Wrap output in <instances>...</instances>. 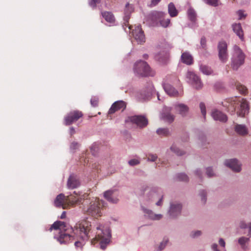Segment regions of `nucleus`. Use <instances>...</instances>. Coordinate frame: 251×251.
Returning a JSON list of instances; mask_svg holds the SVG:
<instances>
[{"mask_svg":"<svg viewBox=\"0 0 251 251\" xmlns=\"http://www.w3.org/2000/svg\"><path fill=\"white\" fill-rule=\"evenodd\" d=\"M91 227L90 222L87 220L78 222L74 228L64 222L57 221L51 226L49 230L59 229L60 231L59 234L55 237L60 244H66L76 239L77 241L75 243V247L81 249L84 245V241L88 240L95 234H93Z\"/></svg>","mask_w":251,"mask_h":251,"instance_id":"1","label":"nucleus"},{"mask_svg":"<svg viewBox=\"0 0 251 251\" xmlns=\"http://www.w3.org/2000/svg\"><path fill=\"white\" fill-rule=\"evenodd\" d=\"M87 196L86 194L82 196H78L76 194V196H65L64 194H60L56 197L54 203L56 207L67 209L75 204H87L88 202L86 198Z\"/></svg>","mask_w":251,"mask_h":251,"instance_id":"2","label":"nucleus"},{"mask_svg":"<svg viewBox=\"0 0 251 251\" xmlns=\"http://www.w3.org/2000/svg\"><path fill=\"white\" fill-rule=\"evenodd\" d=\"M228 105H225L227 107L228 112L231 115L235 114L236 110L237 114L238 116L243 117L245 114L249 112V105L247 101L243 98H234L230 100Z\"/></svg>","mask_w":251,"mask_h":251,"instance_id":"3","label":"nucleus"},{"mask_svg":"<svg viewBox=\"0 0 251 251\" xmlns=\"http://www.w3.org/2000/svg\"><path fill=\"white\" fill-rule=\"evenodd\" d=\"M97 232L95 238L92 241V244H95L96 241L100 242V248L104 250L107 244L110 242L111 234L109 228L107 227H104L102 225H99L96 227Z\"/></svg>","mask_w":251,"mask_h":251,"instance_id":"4","label":"nucleus"},{"mask_svg":"<svg viewBox=\"0 0 251 251\" xmlns=\"http://www.w3.org/2000/svg\"><path fill=\"white\" fill-rule=\"evenodd\" d=\"M134 71L137 75L141 76H152L155 75V72L151 69L147 62L141 60L135 64Z\"/></svg>","mask_w":251,"mask_h":251,"instance_id":"5","label":"nucleus"},{"mask_svg":"<svg viewBox=\"0 0 251 251\" xmlns=\"http://www.w3.org/2000/svg\"><path fill=\"white\" fill-rule=\"evenodd\" d=\"M103 207V201L96 198L94 201L90 202L86 209V212L88 214L97 218L101 216V210Z\"/></svg>","mask_w":251,"mask_h":251,"instance_id":"6","label":"nucleus"},{"mask_svg":"<svg viewBox=\"0 0 251 251\" xmlns=\"http://www.w3.org/2000/svg\"><path fill=\"white\" fill-rule=\"evenodd\" d=\"M245 55L239 47H234V53L232 58L231 66L233 70H237L244 63Z\"/></svg>","mask_w":251,"mask_h":251,"instance_id":"7","label":"nucleus"},{"mask_svg":"<svg viewBox=\"0 0 251 251\" xmlns=\"http://www.w3.org/2000/svg\"><path fill=\"white\" fill-rule=\"evenodd\" d=\"M166 14L162 12L154 11L151 14V18L155 25L167 27L170 24V20L166 19Z\"/></svg>","mask_w":251,"mask_h":251,"instance_id":"8","label":"nucleus"},{"mask_svg":"<svg viewBox=\"0 0 251 251\" xmlns=\"http://www.w3.org/2000/svg\"><path fill=\"white\" fill-rule=\"evenodd\" d=\"M83 115L82 112L80 111H72L64 117V124L66 126L72 125L82 118Z\"/></svg>","mask_w":251,"mask_h":251,"instance_id":"9","label":"nucleus"},{"mask_svg":"<svg viewBox=\"0 0 251 251\" xmlns=\"http://www.w3.org/2000/svg\"><path fill=\"white\" fill-rule=\"evenodd\" d=\"M218 56L223 63H225L228 59V55L227 50V44L225 42H220L218 46Z\"/></svg>","mask_w":251,"mask_h":251,"instance_id":"10","label":"nucleus"},{"mask_svg":"<svg viewBox=\"0 0 251 251\" xmlns=\"http://www.w3.org/2000/svg\"><path fill=\"white\" fill-rule=\"evenodd\" d=\"M129 121L133 124H136L140 127H144L147 126L148 122L147 118L142 115H135L128 118L126 121Z\"/></svg>","mask_w":251,"mask_h":251,"instance_id":"11","label":"nucleus"},{"mask_svg":"<svg viewBox=\"0 0 251 251\" xmlns=\"http://www.w3.org/2000/svg\"><path fill=\"white\" fill-rule=\"evenodd\" d=\"M186 77L196 89H199L202 88V84L200 78L194 73L191 71L188 72Z\"/></svg>","mask_w":251,"mask_h":251,"instance_id":"12","label":"nucleus"},{"mask_svg":"<svg viewBox=\"0 0 251 251\" xmlns=\"http://www.w3.org/2000/svg\"><path fill=\"white\" fill-rule=\"evenodd\" d=\"M132 35L134 39L139 44H142L145 42V37L144 32L142 30L141 25H137L133 29Z\"/></svg>","mask_w":251,"mask_h":251,"instance_id":"13","label":"nucleus"},{"mask_svg":"<svg viewBox=\"0 0 251 251\" xmlns=\"http://www.w3.org/2000/svg\"><path fill=\"white\" fill-rule=\"evenodd\" d=\"M104 197L109 202L116 203L119 201V192L116 190H109L104 192Z\"/></svg>","mask_w":251,"mask_h":251,"instance_id":"14","label":"nucleus"},{"mask_svg":"<svg viewBox=\"0 0 251 251\" xmlns=\"http://www.w3.org/2000/svg\"><path fill=\"white\" fill-rule=\"evenodd\" d=\"M126 107V103L123 100L117 101L115 102L111 106L108 111V115L114 113L116 111L124 110Z\"/></svg>","mask_w":251,"mask_h":251,"instance_id":"15","label":"nucleus"},{"mask_svg":"<svg viewBox=\"0 0 251 251\" xmlns=\"http://www.w3.org/2000/svg\"><path fill=\"white\" fill-rule=\"evenodd\" d=\"M225 164L234 172H239L241 171V165L236 159L227 160Z\"/></svg>","mask_w":251,"mask_h":251,"instance_id":"16","label":"nucleus"},{"mask_svg":"<svg viewBox=\"0 0 251 251\" xmlns=\"http://www.w3.org/2000/svg\"><path fill=\"white\" fill-rule=\"evenodd\" d=\"M80 185V181L77 177L74 175L70 176L67 181V187L69 189H73Z\"/></svg>","mask_w":251,"mask_h":251,"instance_id":"17","label":"nucleus"},{"mask_svg":"<svg viewBox=\"0 0 251 251\" xmlns=\"http://www.w3.org/2000/svg\"><path fill=\"white\" fill-rule=\"evenodd\" d=\"M171 108L170 107H165L161 114V118L170 123L173 122L174 120V116L171 114Z\"/></svg>","mask_w":251,"mask_h":251,"instance_id":"18","label":"nucleus"},{"mask_svg":"<svg viewBox=\"0 0 251 251\" xmlns=\"http://www.w3.org/2000/svg\"><path fill=\"white\" fill-rule=\"evenodd\" d=\"M182 206L179 203H173L171 204L169 214L171 217L175 218L178 215L181 210Z\"/></svg>","mask_w":251,"mask_h":251,"instance_id":"19","label":"nucleus"},{"mask_svg":"<svg viewBox=\"0 0 251 251\" xmlns=\"http://www.w3.org/2000/svg\"><path fill=\"white\" fill-rule=\"evenodd\" d=\"M174 107L176 111L182 117L186 116L189 111L188 106L183 103L176 104Z\"/></svg>","mask_w":251,"mask_h":251,"instance_id":"20","label":"nucleus"},{"mask_svg":"<svg viewBox=\"0 0 251 251\" xmlns=\"http://www.w3.org/2000/svg\"><path fill=\"white\" fill-rule=\"evenodd\" d=\"M211 115L215 120L219 121L222 122H226L227 120L226 115L218 110H213L212 112Z\"/></svg>","mask_w":251,"mask_h":251,"instance_id":"21","label":"nucleus"},{"mask_svg":"<svg viewBox=\"0 0 251 251\" xmlns=\"http://www.w3.org/2000/svg\"><path fill=\"white\" fill-rule=\"evenodd\" d=\"M181 61L188 65H192L193 63V57L188 52L182 53L181 56Z\"/></svg>","mask_w":251,"mask_h":251,"instance_id":"22","label":"nucleus"},{"mask_svg":"<svg viewBox=\"0 0 251 251\" xmlns=\"http://www.w3.org/2000/svg\"><path fill=\"white\" fill-rule=\"evenodd\" d=\"M165 92L170 96L176 97L178 96V92L170 84H166L164 86Z\"/></svg>","mask_w":251,"mask_h":251,"instance_id":"23","label":"nucleus"},{"mask_svg":"<svg viewBox=\"0 0 251 251\" xmlns=\"http://www.w3.org/2000/svg\"><path fill=\"white\" fill-rule=\"evenodd\" d=\"M235 131L240 135H246L248 134V129L245 125L237 124L235 126Z\"/></svg>","mask_w":251,"mask_h":251,"instance_id":"24","label":"nucleus"},{"mask_svg":"<svg viewBox=\"0 0 251 251\" xmlns=\"http://www.w3.org/2000/svg\"><path fill=\"white\" fill-rule=\"evenodd\" d=\"M101 15L106 22L111 24L114 23L115 19L114 16L111 12H102Z\"/></svg>","mask_w":251,"mask_h":251,"instance_id":"25","label":"nucleus"},{"mask_svg":"<svg viewBox=\"0 0 251 251\" xmlns=\"http://www.w3.org/2000/svg\"><path fill=\"white\" fill-rule=\"evenodd\" d=\"M232 28L234 32L243 41L244 39V34L241 25L240 24H234L232 25Z\"/></svg>","mask_w":251,"mask_h":251,"instance_id":"26","label":"nucleus"},{"mask_svg":"<svg viewBox=\"0 0 251 251\" xmlns=\"http://www.w3.org/2000/svg\"><path fill=\"white\" fill-rule=\"evenodd\" d=\"M143 210L147 216L150 219L154 220H158L162 218L161 214H154L151 210L143 208Z\"/></svg>","mask_w":251,"mask_h":251,"instance_id":"27","label":"nucleus"},{"mask_svg":"<svg viewBox=\"0 0 251 251\" xmlns=\"http://www.w3.org/2000/svg\"><path fill=\"white\" fill-rule=\"evenodd\" d=\"M168 13L172 17H176L178 14V11L172 2L170 3L168 5Z\"/></svg>","mask_w":251,"mask_h":251,"instance_id":"28","label":"nucleus"},{"mask_svg":"<svg viewBox=\"0 0 251 251\" xmlns=\"http://www.w3.org/2000/svg\"><path fill=\"white\" fill-rule=\"evenodd\" d=\"M188 16L190 20L195 22L196 20V13L193 9L189 8L187 11Z\"/></svg>","mask_w":251,"mask_h":251,"instance_id":"29","label":"nucleus"},{"mask_svg":"<svg viewBox=\"0 0 251 251\" xmlns=\"http://www.w3.org/2000/svg\"><path fill=\"white\" fill-rule=\"evenodd\" d=\"M200 70L203 74L206 75H209L212 73L211 69L205 65H201L200 66Z\"/></svg>","mask_w":251,"mask_h":251,"instance_id":"30","label":"nucleus"},{"mask_svg":"<svg viewBox=\"0 0 251 251\" xmlns=\"http://www.w3.org/2000/svg\"><path fill=\"white\" fill-rule=\"evenodd\" d=\"M236 89L242 94H246L248 92V89L246 86L237 82L236 83Z\"/></svg>","mask_w":251,"mask_h":251,"instance_id":"31","label":"nucleus"},{"mask_svg":"<svg viewBox=\"0 0 251 251\" xmlns=\"http://www.w3.org/2000/svg\"><path fill=\"white\" fill-rule=\"evenodd\" d=\"M249 241V238L245 237H242L238 239V243L241 246L242 248L245 250L247 249V247L246 246L245 244L248 242Z\"/></svg>","mask_w":251,"mask_h":251,"instance_id":"32","label":"nucleus"},{"mask_svg":"<svg viewBox=\"0 0 251 251\" xmlns=\"http://www.w3.org/2000/svg\"><path fill=\"white\" fill-rule=\"evenodd\" d=\"M171 150L177 155H182L184 154V152L183 151L180 150L175 145L172 146Z\"/></svg>","mask_w":251,"mask_h":251,"instance_id":"33","label":"nucleus"},{"mask_svg":"<svg viewBox=\"0 0 251 251\" xmlns=\"http://www.w3.org/2000/svg\"><path fill=\"white\" fill-rule=\"evenodd\" d=\"M157 133L161 136H167L169 133V130L168 128H159L156 131Z\"/></svg>","mask_w":251,"mask_h":251,"instance_id":"34","label":"nucleus"},{"mask_svg":"<svg viewBox=\"0 0 251 251\" xmlns=\"http://www.w3.org/2000/svg\"><path fill=\"white\" fill-rule=\"evenodd\" d=\"M177 178L179 181H187L188 180V176L186 174L183 173L178 174Z\"/></svg>","mask_w":251,"mask_h":251,"instance_id":"35","label":"nucleus"},{"mask_svg":"<svg viewBox=\"0 0 251 251\" xmlns=\"http://www.w3.org/2000/svg\"><path fill=\"white\" fill-rule=\"evenodd\" d=\"M207 4L213 6H217L218 5L219 0H203Z\"/></svg>","mask_w":251,"mask_h":251,"instance_id":"36","label":"nucleus"},{"mask_svg":"<svg viewBox=\"0 0 251 251\" xmlns=\"http://www.w3.org/2000/svg\"><path fill=\"white\" fill-rule=\"evenodd\" d=\"M200 107L201 110L202 115L205 117L206 115V108L205 104L203 102H201L200 104Z\"/></svg>","mask_w":251,"mask_h":251,"instance_id":"37","label":"nucleus"},{"mask_svg":"<svg viewBox=\"0 0 251 251\" xmlns=\"http://www.w3.org/2000/svg\"><path fill=\"white\" fill-rule=\"evenodd\" d=\"M200 195L201 197V202L204 204L206 202V192L204 191H202L200 192Z\"/></svg>","mask_w":251,"mask_h":251,"instance_id":"38","label":"nucleus"},{"mask_svg":"<svg viewBox=\"0 0 251 251\" xmlns=\"http://www.w3.org/2000/svg\"><path fill=\"white\" fill-rule=\"evenodd\" d=\"M100 0H90L89 5L93 8L96 7L97 4L100 2Z\"/></svg>","mask_w":251,"mask_h":251,"instance_id":"39","label":"nucleus"},{"mask_svg":"<svg viewBox=\"0 0 251 251\" xmlns=\"http://www.w3.org/2000/svg\"><path fill=\"white\" fill-rule=\"evenodd\" d=\"M157 158V156L156 154H149L148 156V161L154 162Z\"/></svg>","mask_w":251,"mask_h":251,"instance_id":"40","label":"nucleus"},{"mask_svg":"<svg viewBox=\"0 0 251 251\" xmlns=\"http://www.w3.org/2000/svg\"><path fill=\"white\" fill-rule=\"evenodd\" d=\"M168 242V239H164L162 242H161L159 247V250L161 251L165 248L166 244Z\"/></svg>","mask_w":251,"mask_h":251,"instance_id":"41","label":"nucleus"},{"mask_svg":"<svg viewBox=\"0 0 251 251\" xmlns=\"http://www.w3.org/2000/svg\"><path fill=\"white\" fill-rule=\"evenodd\" d=\"M139 163H140L139 161L136 159H132L128 161V164L130 166H134V165L139 164Z\"/></svg>","mask_w":251,"mask_h":251,"instance_id":"42","label":"nucleus"},{"mask_svg":"<svg viewBox=\"0 0 251 251\" xmlns=\"http://www.w3.org/2000/svg\"><path fill=\"white\" fill-rule=\"evenodd\" d=\"M206 175H207V176L208 177H211V176H214V174L213 172L212 169L210 167H208L206 169Z\"/></svg>","mask_w":251,"mask_h":251,"instance_id":"43","label":"nucleus"},{"mask_svg":"<svg viewBox=\"0 0 251 251\" xmlns=\"http://www.w3.org/2000/svg\"><path fill=\"white\" fill-rule=\"evenodd\" d=\"M150 196L151 197V200H154L155 198H158L157 193L154 191H152L150 192Z\"/></svg>","mask_w":251,"mask_h":251,"instance_id":"44","label":"nucleus"},{"mask_svg":"<svg viewBox=\"0 0 251 251\" xmlns=\"http://www.w3.org/2000/svg\"><path fill=\"white\" fill-rule=\"evenodd\" d=\"M99 101L96 99H92L91 100V103L94 107H96L98 105Z\"/></svg>","mask_w":251,"mask_h":251,"instance_id":"45","label":"nucleus"},{"mask_svg":"<svg viewBox=\"0 0 251 251\" xmlns=\"http://www.w3.org/2000/svg\"><path fill=\"white\" fill-rule=\"evenodd\" d=\"M237 14L239 16V19L240 20L242 19L243 18H245L246 16V15H244L243 11L242 10H239L237 12Z\"/></svg>","mask_w":251,"mask_h":251,"instance_id":"46","label":"nucleus"},{"mask_svg":"<svg viewBox=\"0 0 251 251\" xmlns=\"http://www.w3.org/2000/svg\"><path fill=\"white\" fill-rule=\"evenodd\" d=\"M79 144L76 142H73L71 145V148L75 150L79 147Z\"/></svg>","mask_w":251,"mask_h":251,"instance_id":"47","label":"nucleus"},{"mask_svg":"<svg viewBox=\"0 0 251 251\" xmlns=\"http://www.w3.org/2000/svg\"><path fill=\"white\" fill-rule=\"evenodd\" d=\"M206 42V41L205 38L204 37H202L201 40V44L203 48H204L205 47Z\"/></svg>","mask_w":251,"mask_h":251,"instance_id":"48","label":"nucleus"},{"mask_svg":"<svg viewBox=\"0 0 251 251\" xmlns=\"http://www.w3.org/2000/svg\"><path fill=\"white\" fill-rule=\"evenodd\" d=\"M126 10H129V12H131L133 10V7L129 3H127L126 6Z\"/></svg>","mask_w":251,"mask_h":251,"instance_id":"49","label":"nucleus"},{"mask_svg":"<svg viewBox=\"0 0 251 251\" xmlns=\"http://www.w3.org/2000/svg\"><path fill=\"white\" fill-rule=\"evenodd\" d=\"M201 234V232L200 231H197L194 233H192L191 236L193 237H197V236L200 235Z\"/></svg>","mask_w":251,"mask_h":251,"instance_id":"50","label":"nucleus"},{"mask_svg":"<svg viewBox=\"0 0 251 251\" xmlns=\"http://www.w3.org/2000/svg\"><path fill=\"white\" fill-rule=\"evenodd\" d=\"M219 243L221 247H224V248L225 247L226 243H225V242L224 241V240H223V239L220 238L219 241Z\"/></svg>","mask_w":251,"mask_h":251,"instance_id":"51","label":"nucleus"},{"mask_svg":"<svg viewBox=\"0 0 251 251\" xmlns=\"http://www.w3.org/2000/svg\"><path fill=\"white\" fill-rule=\"evenodd\" d=\"M162 199H163V196H161V197L159 198V201L156 203V205L157 206L161 205L162 203Z\"/></svg>","mask_w":251,"mask_h":251,"instance_id":"52","label":"nucleus"},{"mask_svg":"<svg viewBox=\"0 0 251 251\" xmlns=\"http://www.w3.org/2000/svg\"><path fill=\"white\" fill-rule=\"evenodd\" d=\"M161 0H151V4L153 6L157 5Z\"/></svg>","mask_w":251,"mask_h":251,"instance_id":"53","label":"nucleus"},{"mask_svg":"<svg viewBox=\"0 0 251 251\" xmlns=\"http://www.w3.org/2000/svg\"><path fill=\"white\" fill-rule=\"evenodd\" d=\"M240 226L242 228H247V227H248V226H247V224L243 222H242L240 223Z\"/></svg>","mask_w":251,"mask_h":251,"instance_id":"54","label":"nucleus"},{"mask_svg":"<svg viewBox=\"0 0 251 251\" xmlns=\"http://www.w3.org/2000/svg\"><path fill=\"white\" fill-rule=\"evenodd\" d=\"M212 249H213V250L214 251H219V250L217 249V247H218V245L217 244H213L212 245Z\"/></svg>","mask_w":251,"mask_h":251,"instance_id":"55","label":"nucleus"},{"mask_svg":"<svg viewBox=\"0 0 251 251\" xmlns=\"http://www.w3.org/2000/svg\"><path fill=\"white\" fill-rule=\"evenodd\" d=\"M66 211H63L60 216V218L61 219H65L66 218Z\"/></svg>","mask_w":251,"mask_h":251,"instance_id":"56","label":"nucleus"},{"mask_svg":"<svg viewBox=\"0 0 251 251\" xmlns=\"http://www.w3.org/2000/svg\"><path fill=\"white\" fill-rule=\"evenodd\" d=\"M195 174L196 175L199 176V177H201V172L200 170H197L196 171H195Z\"/></svg>","mask_w":251,"mask_h":251,"instance_id":"57","label":"nucleus"},{"mask_svg":"<svg viewBox=\"0 0 251 251\" xmlns=\"http://www.w3.org/2000/svg\"><path fill=\"white\" fill-rule=\"evenodd\" d=\"M70 133L71 135H73L75 133V130L74 127H72L70 129Z\"/></svg>","mask_w":251,"mask_h":251,"instance_id":"58","label":"nucleus"},{"mask_svg":"<svg viewBox=\"0 0 251 251\" xmlns=\"http://www.w3.org/2000/svg\"><path fill=\"white\" fill-rule=\"evenodd\" d=\"M248 227L249 228V234L251 235V223L249 224Z\"/></svg>","mask_w":251,"mask_h":251,"instance_id":"59","label":"nucleus"},{"mask_svg":"<svg viewBox=\"0 0 251 251\" xmlns=\"http://www.w3.org/2000/svg\"><path fill=\"white\" fill-rule=\"evenodd\" d=\"M148 55L147 54H145L144 55V58H145V59H147L148 58Z\"/></svg>","mask_w":251,"mask_h":251,"instance_id":"60","label":"nucleus"},{"mask_svg":"<svg viewBox=\"0 0 251 251\" xmlns=\"http://www.w3.org/2000/svg\"><path fill=\"white\" fill-rule=\"evenodd\" d=\"M157 97H158V99L159 100L160 99H159V96L158 95V94H157Z\"/></svg>","mask_w":251,"mask_h":251,"instance_id":"61","label":"nucleus"}]
</instances>
